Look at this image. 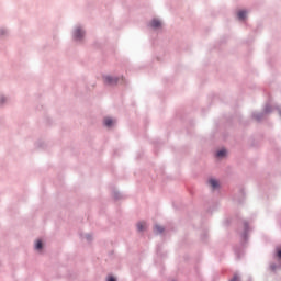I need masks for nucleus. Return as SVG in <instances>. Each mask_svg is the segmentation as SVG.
<instances>
[{
  "label": "nucleus",
  "instance_id": "nucleus-1",
  "mask_svg": "<svg viewBox=\"0 0 281 281\" xmlns=\"http://www.w3.org/2000/svg\"><path fill=\"white\" fill-rule=\"evenodd\" d=\"M229 151L225 147H220L214 151V158L217 161H223V159H227Z\"/></svg>",
  "mask_w": 281,
  "mask_h": 281
},
{
  "label": "nucleus",
  "instance_id": "nucleus-2",
  "mask_svg": "<svg viewBox=\"0 0 281 281\" xmlns=\"http://www.w3.org/2000/svg\"><path fill=\"white\" fill-rule=\"evenodd\" d=\"M206 183L213 192H216V190H221V181L216 178H209Z\"/></svg>",
  "mask_w": 281,
  "mask_h": 281
},
{
  "label": "nucleus",
  "instance_id": "nucleus-3",
  "mask_svg": "<svg viewBox=\"0 0 281 281\" xmlns=\"http://www.w3.org/2000/svg\"><path fill=\"white\" fill-rule=\"evenodd\" d=\"M249 14V11H247V10H239L238 12H237V19L239 20V21H245L246 19H247V15Z\"/></svg>",
  "mask_w": 281,
  "mask_h": 281
},
{
  "label": "nucleus",
  "instance_id": "nucleus-4",
  "mask_svg": "<svg viewBox=\"0 0 281 281\" xmlns=\"http://www.w3.org/2000/svg\"><path fill=\"white\" fill-rule=\"evenodd\" d=\"M117 80H119L117 78H113L111 76H106L104 78L105 85H117Z\"/></svg>",
  "mask_w": 281,
  "mask_h": 281
},
{
  "label": "nucleus",
  "instance_id": "nucleus-5",
  "mask_svg": "<svg viewBox=\"0 0 281 281\" xmlns=\"http://www.w3.org/2000/svg\"><path fill=\"white\" fill-rule=\"evenodd\" d=\"M150 27H154V30H159V27H161V21L157 19L151 20Z\"/></svg>",
  "mask_w": 281,
  "mask_h": 281
},
{
  "label": "nucleus",
  "instance_id": "nucleus-6",
  "mask_svg": "<svg viewBox=\"0 0 281 281\" xmlns=\"http://www.w3.org/2000/svg\"><path fill=\"white\" fill-rule=\"evenodd\" d=\"M75 38L80 40L82 36H85V32L80 29H76L74 33Z\"/></svg>",
  "mask_w": 281,
  "mask_h": 281
},
{
  "label": "nucleus",
  "instance_id": "nucleus-7",
  "mask_svg": "<svg viewBox=\"0 0 281 281\" xmlns=\"http://www.w3.org/2000/svg\"><path fill=\"white\" fill-rule=\"evenodd\" d=\"M164 231H165L164 226L156 225V226L154 227V232H155L156 234H164Z\"/></svg>",
  "mask_w": 281,
  "mask_h": 281
},
{
  "label": "nucleus",
  "instance_id": "nucleus-8",
  "mask_svg": "<svg viewBox=\"0 0 281 281\" xmlns=\"http://www.w3.org/2000/svg\"><path fill=\"white\" fill-rule=\"evenodd\" d=\"M137 229L138 232H144V229H146V222H139L137 224Z\"/></svg>",
  "mask_w": 281,
  "mask_h": 281
},
{
  "label": "nucleus",
  "instance_id": "nucleus-9",
  "mask_svg": "<svg viewBox=\"0 0 281 281\" xmlns=\"http://www.w3.org/2000/svg\"><path fill=\"white\" fill-rule=\"evenodd\" d=\"M104 124L106 126H113V119H109V117L104 119Z\"/></svg>",
  "mask_w": 281,
  "mask_h": 281
},
{
  "label": "nucleus",
  "instance_id": "nucleus-10",
  "mask_svg": "<svg viewBox=\"0 0 281 281\" xmlns=\"http://www.w3.org/2000/svg\"><path fill=\"white\" fill-rule=\"evenodd\" d=\"M35 249H43V241L38 239L35 244Z\"/></svg>",
  "mask_w": 281,
  "mask_h": 281
},
{
  "label": "nucleus",
  "instance_id": "nucleus-11",
  "mask_svg": "<svg viewBox=\"0 0 281 281\" xmlns=\"http://www.w3.org/2000/svg\"><path fill=\"white\" fill-rule=\"evenodd\" d=\"M254 117H255V120H261L262 119V114L259 113V112H255L254 113Z\"/></svg>",
  "mask_w": 281,
  "mask_h": 281
},
{
  "label": "nucleus",
  "instance_id": "nucleus-12",
  "mask_svg": "<svg viewBox=\"0 0 281 281\" xmlns=\"http://www.w3.org/2000/svg\"><path fill=\"white\" fill-rule=\"evenodd\" d=\"M271 111V108L268 105V106H266V109H265V113H269Z\"/></svg>",
  "mask_w": 281,
  "mask_h": 281
},
{
  "label": "nucleus",
  "instance_id": "nucleus-13",
  "mask_svg": "<svg viewBox=\"0 0 281 281\" xmlns=\"http://www.w3.org/2000/svg\"><path fill=\"white\" fill-rule=\"evenodd\" d=\"M108 281H115V277H108Z\"/></svg>",
  "mask_w": 281,
  "mask_h": 281
},
{
  "label": "nucleus",
  "instance_id": "nucleus-14",
  "mask_svg": "<svg viewBox=\"0 0 281 281\" xmlns=\"http://www.w3.org/2000/svg\"><path fill=\"white\" fill-rule=\"evenodd\" d=\"M232 281H238V277L235 276Z\"/></svg>",
  "mask_w": 281,
  "mask_h": 281
}]
</instances>
